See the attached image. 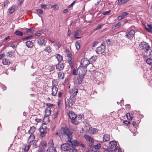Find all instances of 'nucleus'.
Listing matches in <instances>:
<instances>
[{"mask_svg":"<svg viewBox=\"0 0 152 152\" xmlns=\"http://www.w3.org/2000/svg\"><path fill=\"white\" fill-rule=\"evenodd\" d=\"M61 131L63 132V135H66L69 139V142L72 146V147L75 148L76 146H80V143L77 140H72V132L67 127L64 126L61 128Z\"/></svg>","mask_w":152,"mask_h":152,"instance_id":"obj_1","label":"nucleus"},{"mask_svg":"<svg viewBox=\"0 0 152 152\" xmlns=\"http://www.w3.org/2000/svg\"><path fill=\"white\" fill-rule=\"evenodd\" d=\"M139 46L141 49L144 50V54L146 56H152V51L150 49V47L148 43L142 42L140 44Z\"/></svg>","mask_w":152,"mask_h":152,"instance_id":"obj_2","label":"nucleus"},{"mask_svg":"<svg viewBox=\"0 0 152 152\" xmlns=\"http://www.w3.org/2000/svg\"><path fill=\"white\" fill-rule=\"evenodd\" d=\"M72 146L71 145L70 143L69 142V139L67 142L66 143H64L62 144L61 146V150L64 151H68L70 149H72Z\"/></svg>","mask_w":152,"mask_h":152,"instance_id":"obj_3","label":"nucleus"},{"mask_svg":"<svg viewBox=\"0 0 152 152\" xmlns=\"http://www.w3.org/2000/svg\"><path fill=\"white\" fill-rule=\"evenodd\" d=\"M66 107L70 108L72 107L75 103L76 99L70 97L67 100V101L65 100Z\"/></svg>","mask_w":152,"mask_h":152,"instance_id":"obj_4","label":"nucleus"},{"mask_svg":"<svg viewBox=\"0 0 152 152\" xmlns=\"http://www.w3.org/2000/svg\"><path fill=\"white\" fill-rule=\"evenodd\" d=\"M105 48V46L102 43L100 46L96 49V51L98 54H101L104 52Z\"/></svg>","mask_w":152,"mask_h":152,"instance_id":"obj_5","label":"nucleus"},{"mask_svg":"<svg viewBox=\"0 0 152 152\" xmlns=\"http://www.w3.org/2000/svg\"><path fill=\"white\" fill-rule=\"evenodd\" d=\"M86 69L80 66L78 68V74L79 76L84 77L85 75Z\"/></svg>","mask_w":152,"mask_h":152,"instance_id":"obj_6","label":"nucleus"},{"mask_svg":"<svg viewBox=\"0 0 152 152\" xmlns=\"http://www.w3.org/2000/svg\"><path fill=\"white\" fill-rule=\"evenodd\" d=\"M80 63L81 66H82L86 69L88 65L90 63V61L89 60H88L85 58H83L82 59Z\"/></svg>","mask_w":152,"mask_h":152,"instance_id":"obj_7","label":"nucleus"},{"mask_svg":"<svg viewBox=\"0 0 152 152\" xmlns=\"http://www.w3.org/2000/svg\"><path fill=\"white\" fill-rule=\"evenodd\" d=\"M78 89L77 88H74L69 91V93L70 95V97L76 99Z\"/></svg>","mask_w":152,"mask_h":152,"instance_id":"obj_8","label":"nucleus"},{"mask_svg":"<svg viewBox=\"0 0 152 152\" xmlns=\"http://www.w3.org/2000/svg\"><path fill=\"white\" fill-rule=\"evenodd\" d=\"M69 116L72 123L75 124V119L77 117V115L74 112L71 111L69 113Z\"/></svg>","mask_w":152,"mask_h":152,"instance_id":"obj_9","label":"nucleus"},{"mask_svg":"<svg viewBox=\"0 0 152 152\" xmlns=\"http://www.w3.org/2000/svg\"><path fill=\"white\" fill-rule=\"evenodd\" d=\"M84 138L88 142L90 147H92L93 144L94 142L93 139L91 137L87 135H84Z\"/></svg>","mask_w":152,"mask_h":152,"instance_id":"obj_10","label":"nucleus"},{"mask_svg":"<svg viewBox=\"0 0 152 152\" xmlns=\"http://www.w3.org/2000/svg\"><path fill=\"white\" fill-rule=\"evenodd\" d=\"M135 32L133 30H131L129 32L126 33L125 37L130 39H132L134 36Z\"/></svg>","mask_w":152,"mask_h":152,"instance_id":"obj_11","label":"nucleus"},{"mask_svg":"<svg viewBox=\"0 0 152 152\" xmlns=\"http://www.w3.org/2000/svg\"><path fill=\"white\" fill-rule=\"evenodd\" d=\"M51 108L50 107H47L45 110V117H44V119H45V117L47 119H48V116H49L51 114Z\"/></svg>","mask_w":152,"mask_h":152,"instance_id":"obj_12","label":"nucleus"},{"mask_svg":"<svg viewBox=\"0 0 152 152\" xmlns=\"http://www.w3.org/2000/svg\"><path fill=\"white\" fill-rule=\"evenodd\" d=\"M16 9V6L15 5H13L8 9V12L11 14L14 12Z\"/></svg>","mask_w":152,"mask_h":152,"instance_id":"obj_13","label":"nucleus"},{"mask_svg":"<svg viewBox=\"0 0 152 152\" xmlns=\"http://www.w3.org/2000/svg\"><path fill=\"white\" fill-rule=\"evenodd\" d=\"M64 66L61 63L59 62L56 66V69L58 71L64 69Z\"/></svg>","mask_w":152,"mask_h":152,"instance_id":"obj_14","label":"nucleus"},{"mask_svg":"<svg viewBox=\"0 0 152 152\" xmlns=\"http://www.w3.org/2000/svg\"><path fill=\"white\" fill-rule=\"evenodd\" d=\"M47 42V40L42 38L38 40V43L40 45H44L45 46Z\"/></svg>","mask_w":152,"mask_h":152,"instance_id":"obj_15","label":"nucleus"},{"mask_svg":"<svg viewBox=\"0 0 152 152\" xmlns=\"http://www.w3.org/2000/svg\"><path fill=\"white\" fill-rule=\"evenodd\" d=\"M117 145L116 142L115 141H112L110 142L109 146L110 149L112 150L113 148L115 147Z\"/></svg>","mask_w":152,"mask_h":152,"instance_id":"obj_16","label":"nucleus"},{"mask_svg":"<svg viewBox=\"0 0 152 152\" xmlns=\"http://www.w3.org/2000/svg\"><path fill=\"white\" fill-rule=\"evenodd\" d=\"M39 132H40L41 136L42 137L45 136L47 133V130L44 129H40Z\"/></svg>","mask_w":152,"mask_h":152,"instance_id":"obj_17","label":"nucleus"},{"mask_svg":"<svg viewBox=\"0 0 152 152\" xmlns=\"http://www.w3.org/2000/svg\"><path fill=\"white\" fill-rule=\"evenodd\" d=\"M98 131V129L95 128L91 127L89 129V132L91 134H93L97 133Z\"/></svg>","mask_w":152,"mask_h":152,"instance_id":"obj_18","label":"nucleus"},{"mask_svg":"<svg viewBox=\"0 0 152 152\" xmlns=\"http://www.w3.org/2000/svg\"><path fill=\"white\" fill-rule=\"evenodd\" d=\"M35 137L33 134H31L28 140V144H30V143L32 142L34 139Z\"/></svg>","mask_w":152,"mask_h":152,"instance_id":"obj_19","label":"nucleus"},{"mask_svg":"<svg viewBox=\"0 0 152 152\" xmlns=\"http://www.w3.org/2000/svg\"><path fill=\"white\" fill-rule=\"evenodd\" d=\"M30 144H28L27 145H25L23 147V150H24V152L27 151L29 149L30 146Z\"/></svg>","mask_w":152,"mask_h":152,"instance_id":"obj_20","label":"nucleus"},{"mask_svg":"<svg viewBox=\"0 0 152 152\" xmlns=\"http://www.w3.org/2000/svg\"><path fill=\"white\" fill-rule=\"evenodd\" d=\"M110 135L108 134H105L103 137V140L104 142H107L110 140Z\"/></svg>","mask_w":152,"mask_h":152,"instance_id":"obj_21","label":"nucleus"},{"mask_svg":"<svg viewBox=\"0 0 152 152\" xmlns=\"http://www.w3.org/2000/svg\"><path fill=\"white\" fill-rule=\"evenodd\" d=\"M58 92V88L55 86L53 87L52 88V94L53 96H56Z\"/></svg>","mask_w":152,"mask_h":152,"instance_id":"obj_22","label":"nucleus"},{"mask_svg":"<svg viewBox=\"0 0 152 152\" xmlns=\"http://www.w3.org/2000/svg\"><path fill=\"white\" fill-rule=\"evenodd\" d=\"M46 152H57V151L55 148L54 147H51L48 148Z\"/></svg>","mask_w":152,"mask_h":152,"instance_id":"obj_23","label":"nucleus"},{"mask_svg":"<svg viewBox=\"0 0 152 152\" xmlns=\"http://www.w3.org/2000/svg\"><path fill=\"white\" fill-rule=\"evenodd\" d=\"M2 63L5 65H9L10 64V62L9 59L5 58L3 59Z\"/></svg>","mask_w":152,"mask_h":152,"instance_id":"obj_24","label":"nucleus"},{"mask_svg":"<svg viewBox=\"0 0 152 152\" xmlns=\"http://www.w3.org/2000/svg\"><path fill=\"white\" fill-rule=\"evenodd\" d=\"M55 57L59 62H61L63 60L62 56H61L59 54H56L55 55Z\"/></svg>","mask_w":152,"mask_h":152,"instance_id":"obj_25","label":"nucleus"},{"mask_svg":"<svg viewBox=\"0 0 152 152\" xmlns=\"http://www.w3.org/2000/svg\"><path fill=\"white\" fill-rule=\"evenodd\" d=\"M26 45L28 48H31L33 46V43L31 41H28L26 42Z\"/></svg>","mask_w":152,"mask_h":152,"instance_id":"obj_26","label":"nucleus"},{"mask_svg":"<svg viewBox=\"0 0 152 152\" xmlns=\"http://www.w3.org/2000/svg\"><path fill=\"white\" fill-rule=\"evenodd\" d=\"M36 130V128L32 126L31 127L30 130L28 131V133L30 134H33V133L35 132Z\"/></svg>","mask_w":152,"mask_h":152,"instance_id":"obj_27","label":"nucleus"},{"mask_svg":"<svg viewBox=\"0 0 152 152\" xmlns=\"http://www.w3.org/2000/svg\"><path fill=\"white\" fill-rule=\"evenodd\" d=\"M129 0H118V5H121L122 4L127 2Z\"/></svg>","mask_w":152,"mask_h":152,"instance_id":"obj_28","label":"nucleus"},{"mask_svg":"<svg viewBox=\"0 0 152 152\" xmlns=\"http://www.w3.org/2000/svg\"><path fill=\"white\" fill-rule=\"evenodd\" d=\"M64 76V74L62 72H60L58 73V78L59 79H61L63 78Z\"/></svg>","mask_w":152,"mask_h":152,"instance_id":"obj_29","label":"nucleus"},{"mask_svg":"<svg viewBox=\"0 0 152 152\" xmlns=\"http://www.w3.org/2000/svg\"><path fill=\"white\" fill-rule=\"evenodd\" d=\"M97 59V56H92L91 58H90L89 60L90 62H92L94 61Z\"/></svg>","mask_w":152,"mask_h":152,"instance_id":"obj_30","label":"nucleus"},{"mask_svg":"<svg viewBox=\"0 0 152 152\" xmlns=\"http://www.w3.org/2000/svg\"><path fill=\"white\" fill-rule=\"evenodd\" d=\"M146 63L148 64L152 65V58H149L146 60Z\"/></svg>","mask_w":152,"mask_h":152,"instance_id":"obj_31","label":"nucleus"},{"mask_svg":"<svg viewBox=\"0 0 152 152\" xmlns=\"http://www.w3.org/2000/svg\"><path fill=\"white\" fill-rule=\"evenodd\" d=\"M48 145L49 147H54V143L52 140H50L49 141Z\"/></svg>","mask_w":152,"mask_h":152,"instance_id":"obj_32","label":"nucleus"},{"mask_svg":"<svg viewBox=\"0 0 152 152\" xmlns=\"http://www.w3.org/2000/svg\"><path fill=\"white\" fill-rule=\"evenodd\" d=\"M14 34L17 35L22 36L23 35V33L22 32L17 30L14 33Z\"/></svg>","mask_w":152,"mask_h":152,"instance_id":"obj_33","label":"nucleus"},{"mask_svg":"<svg viewBox=\"0 0 152 152\" xmlns=\"http://www.w3.org/2000/svg\"><path fill=\"white\" fill-rule=\"evenodd\" d=\"M84 77H82V76H79V77L77 78V80L78 81V83L79 84H80L81 83L83 79L84 78Z\"/></svg>","mask_w":152,"mask_h":152,"instance_id":"obj_34","label":"nucleus"},{"mask_svg":"<svg viewBox=\"0 0 152 152\" xmlns=\"http://www.w3.org/2000/svg\"><path fill=\"white\" fill-rule=\"evenodd\" d=\"M75 45L76 49L77 50L79 49L80 47V42L78 41H77L75 42Z\"/></svg>","mask_w":152,"mask_h":152,"instance_id":"obj_35","label":"nucleus"},{"mask_svg":"<svg viewBox=\"0 0 152 152\" xmlns=\"http://www.w3.org/2000/svg\"><path fill=\"white\" fill-rule=\"evenodd\" d=\"M45 51L48 52V53H50L51 51V49L48 46L45 48L44 50Z\"/></svg>","mask_w":152,"mask_h":152,"instance_id":"obj_36","label":"nucleus"},{"mask_svg":"<svg viewBox=\"0 0 152 152\" xmlns=\"http://www.w3.org/2000/svg\"><path fill=\"white\" fill-rule=\"evenodd\" d=\"M47 67L50 72L52 71L54 69V67L51 66H47Z\"/></svg>","mask_w":152,"mask_h":152,"instance_id":"obj_37","label":"nucleus"},{"mask_svg":"<svg viewBox=\"0 0 152 152\" xmlns=\"http://www.w3.org/2000/svg\"><path fill=\"white\" fill-rule=\"evenodd\" d=\"M51 8H53L54 10H57L58 9L59 7L58 5H52L51 6Z\"/></svg>","mask_w":152,"mask_h":152,"instance_id":"obj_38","label":"nucleus"},{"mask_svg":"<svg viewBox=\"0 0 152 152\" xmlns=\"http://www.w3.org/2000/svg\"><path fill=\"white\" fill-rule=\"evenodd\" d=\"M114 151L115 152H121V150L120 148L117 147L115 148Z\"/></svg>","mask_w":152,"mask_h":152,"instance_id":"obj_39","label":"nucleus"},{"mask_svg":"<svg viewBox=\"0 0 152 152\" xmlns=\"http://www.w3.org/2000/svg\"><path fill=\"white\" fill-rule=\"evenodd\" d=\"M47 126L45 124H42V126L40 128V129H44L47 130Z\"/></svg>","mask_w":152,"mask_h":152,"instance_id":"obj_40","label":"nucleus"},{"mask_svg":"<svg viewBox=\"0 0 152 152\" xmlns=\"http://www.w3.org/2000/svg\"><path fill=\"white\" fill-rule=\"evenodd\" d=\"M111 10H109L107 11H105L102 13V14L104 15H108L110 14Z\"/></svg>","mask_w":152,"mask_h":152,"instance_id":"obj_41","label":"nucleus"},{"mask_svg":"<svg viewBox=\"0 0 152 152\" xmlns=\"http://www.w3.org/2000/svg\"><path fill=\"white\" fill-rule=\"evenodd\" d=\"M102 24H99L97 26L96 28L95 29V31H96L98 29L101 28L102 27Z\"/></svg>","mask_w":152,"mask_h":152,"instance_id":"obj_42","label":"nucleus"},{"mask_svg":"<svg viewBox=\"0 0 152 152\" xmlns=\"http://www.w3.org/2000/svg\"><path fill=\"white\" fill-rule=\"evenodd\" d=\"M37 13L40 14H42L43 13V11L42 9H38L37 10Z\"/></svg>","mask_w":152,"mask_h":152,"instance_id":"obj_43","label":"nucleus"},{"mask_svg":"<svg viewBox=\"0 0 152 152\" xmlns=\"http://www.w3.org/2000/svg\"><path fill=\"white\" fill-rule=\"evenodd\" d=\"M68 152H77L76 150L73 148L72 147V149H70Z\"/></svg>","mask_w":152,"mask_h":152,"instance_id":"obj_44","label":"nucleus"},{"mask_svg":"<svg viewBox=\"0 0 152 152\" xmlns=\"http://www.w3.org/2000/svg\"><path fill=\"white\" fill-rule=\"evenodd\" d=\"M77 73L78 74V69L77 70L75 69H74L73 71L72 74L74 75H76Z\"/></svg>","mask_w":152,"mask_h":152,"instance_id":"obj_45","label":"nucleus"},{"mask_svg":"<svg viewBox=\"0 0 152 152\" xmlns=\"http://www.w3.org/2000/svg\"><path fill=\"white\" fill-rule=\"evenodd\" d=\"M41 144L42 146H46L47 142L45 141H42L41 143Z\"/></svg>","mask_w":152,"mask_h":152,"instance_id":"obj_46","label":"nucleus"},{"mask_svg":"<svg viewBox=\"0 0 152 152\" xmlns=\"http://www.w3.org/2000/svg\"><path fill=\"white\" fill-rule=\"evenodd\" d=\"M10 3L9 1L7 0H6L5 1L4 3V7H7V5L8 4Z\"/></svg>","mask_w":152,"mask_h":152,"instance_id":"obj_47","label":"nucleus"},{"mask_svg":"<svg viewBox=\"0 0 152 152\" xmlns=\"http://www.w3.org/2000/svg\"><path fill=\"white\" fill-rule=\"evenodd\" d=\"M121 26V24L120 23H118L114 26L116 28H118Z\"/></svg>","mask_w":152,"mask_h":152,"instance_id":"obj_48","label":"nucleus"},{"mask_svg":"<svg viewBox=\"0 0 152 152\" xmlns=\"http://www.w3.org/2000/svg\"><path fill=\"white\" fill-rule=\"evenodd\" d=\"M101 147V145L100 144H98L96 145L95 146L94 148L96 149H99V148H100Z\"/></svg>","mask_w":152,"mask_h":152,"instance_id":"obj_49","label":"nucleus"},{"mask_svg":"<svg viewBox=\"0 0 152 152\" xmlns=\"http://www.w3.org/2000/svg\"><path fill=\"white\" fill-rule=\"evenodd\" d=\"M80 32V31H79V30H77L76 31H75L74 32V36H76L78 35L79 34Z\"/></svg>","mask_w":152,"mask_h":152,"instance_id":"obj_50","label":"nucleus"},{"mask_svg":"<svg viewBox=\"0 0 152 152\" xmlns=\"http://www.w3.org/2000/svg\"><path fill=\"white\" fill-rule=\"evenodd\" d=\"M12 56V52L11 51L8 52L7 53V57H11Z\"/></svg>","mask_w":152,"mask_h":152,"instance_id":"obj_51","label":"nucleus"},{"mask_svg":"<svg viewBox=\"0 0 152 152\" xmlns=\"http://www.w3.org/2000/svg\"><path fill=\"white\" fill-rule=\"evenodd\" d=\"M123 123L124 124H126L127 125H129L130 124V122L126 120L123 121Z\"/></svg>","mask_w":152,"mask_h":152,"instance_id":"obj_52","label":"nucleus"},{"mask_svg":"<svg viewBox=\"0 0 152 152\" xmlns=\"http://www.w3.org/2000/svg\"><path fill=\"white\" fill-rule=\"evenodd\" d=\"M69 65L72 68L73 66L74 65V61H71L69 62Z\"/></svg>","mask_w":152,"mask_h":152,"instance_id":"obj_53","label":"nucleus"},{"mask_svg":"<svg viewBox=\"0 0 152 152\" xmlns=\"http://www.w3.org/2000/svg\"><path fill=\"white\" fill-rule=\"evenodd\" d=\"M99 42L97 41H95L93 43V47H95L98 44Z\"/></svg>","mask_w":152,"mask_h":152,"instance_id":"obj_54","label":"nucleus"},{"mask_svg":"<svg viewBox=\"0 0 152 152\" xmlns=\"http://www.w3.org/2000/svg\"><path fill=\"white\" fill-rule=\"evenodd\" d=\"M33 37V36L32 35H31V36H28V37H27L25 38H24L23 39V40H28L29 39H30V38H31V37Z\"/></svg>","mask_w":152,"mask_h":152,"instance_id":"obj_55","label":"nucleus"},{"mask_svg":"<svg viewBox=\"0 0 152 152\" xmlns=\"http://www.w3.org/2000/svg\"><path fill=\"white\" fill-rule=\"evenodd\" d=\"M145 29L148 32H151L152 33V29H150V28H148L147 27H145Z\"/></svg>","mask_w":152,"mask_h":152,"instance_id":"obj_56","label":"nucleus"},{"mask_svg":"<svg viewBox=\"0 0 152 152\" xmlns=\"http://www.w3.org/2000/svg\"><path fill=\"white\" fill-rule=\"evenodd\" d=\"M5 55L4 53H3L0 55V59H1L5 57Z\"/></svg>","mask_w":152,"mask_h":152,"instance_id":"obj_57","label":"nucleus"},{"mask_svg":"<svg viewBox=\"0 0 152 152\" xmlns=\"http://www.w3.org/2000/svg\"><path fill=\"white\" fill-rule=\"evenodd\" d=\"M128 14V13L126 12H123L121 14V15L124 17V16L127 15Z\"/></svg>","mask_w":152,"mask_h":152,"instance_id":"obj_58","label":"nucleus"},{"mask_svg":"<svg viewBox=\"0 0 152 152\" xmlns=\"http://www.w3.org/2000/svg\"><path fill=\"white\" fill-rule=\"evenodd\" d=\"M124 18V17L121 15L118 16L117 18L118 20H120Z\"/></svg>","mask_w":152,"mask_h":152,"instance_id":"obj_59","label":"nucleus"},{"mask_svg":"<svg viewBox=\"0 0 152 152\" xmlns=\"http://www.w3.org/2000/svg\"><path fill=\"white\" fill-rule=\"evenodd\" d=\"M35 121H36L37 122H41V121H42V119H38V118H37L35 119Z\"/></svg>","mask_w":152,"mask_h":152,"instance_id":"obj_60","label":"nucleus"},{"mask_svg":"<svg viewBox=\"0 0 152 152\" xmlns=\"http://www.w3.org/2000/svg\"><path fill=\"white\" fill-rule=\"evenodd\" d=\"M67 57L68 58H72V54L70 53H69L67 54Z\"/></svg>","mask_w":152,"mask_h":152,"instance_id":"obj_61","label":"nucleus"},{"mask_svg":"<svg viewBox=\"0 0 152 152\" xmlns=\"http://www.w3.org/2000/svg\"><path fill=\"white\" fill-rule=\"evenodd\" d=\"M77 117V119L81 120L83 118V115H80Z\"/></svg>","mask_w":152,"mask_h":152,"instance_id":"obj_62","label":"nucleus"},{"mask_svg":"<svg viewBox=\"0 0 152 152\" xmlns=\"http://www.w3.org/2000/svg\"><path fill=\"white\" fill-rule=\"evenodd\" d=\"M75 1H74L69 7V8H71L73 6L74 4L75 3Z\"/></svg>","mask_w":152,"mask_h":152,"instance_id":"obj_63","label":"nucleus"},{"mask_svg":"<svg viewBox=\"0 0 152 152\" xmlns=\"http://www.w3.org/2000/svg\"><path fill=\"white\" fill-rule=\"evenodd\" d=\"M47 106L48 107H50H50H52L53 106V104H51L49 103L47 104Z\"/></svg>","mask_w":152,"mask_h":152,"instance_id":"obj_64","label":"nucleus"}]
</instances>
